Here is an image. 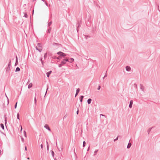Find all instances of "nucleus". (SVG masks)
I'll list each match as a JSON object with an SVG mask.
<instances>
[{
    "label": "nucleus",
    "instance_id": "obj_52",
    "mask_svg": "<svg viewBox=\"0 0 160 160\" xmlns=\"http://www.w3.org/2000/svg\"><path fill=\"white\" fill-rule=\"evenodd\" d=\"M40 60H41V62H42V61H43L42 60V58H40Z\"/></svg>",
    "mask_w": 160,
    "mask_h": 160
},
{
    "label": "nucleus",
    "instance_id": "obj_56",
    "mask_svg": "<svg viewBox=\"0 0 160 160\" xmlns=\"http://www.w3.org/2000/svg\"><path fill=\"white\" fill-rule=\"evenodd\" d=\"M54 160H57V159H56V158H54Z\"/></svg>",
    "mask_w": 160,
    "mask_h": 160
},
{
    "label": "nucleus",
    "instance_id": "obj_40",
    "mask_svg": "<svg viewBox=\"0 0 160 160\" xmlns=\"http://www.w3.org/2000/svg\"><path fill=\"white\" fill-rule=\"evenodd\" d=\"M45 2V4H46V5L48 7V6H50V4L49 5V6L48 5V3L46 2L45 1V2Z\"/></svg>",
    "mask_w": 160,
    "mask_h": 160
},
{
    "label": "nucleus",
    "instance_id": "obj_3",
    "mask_svg": "<svg viewBox=\"0 0 160 160\" xmlns=\"http://www.w3.org/2000/svg\"><path fill=\"white\" fill-rule=\"evenodd\" d=\"M68 61V59L66 58L65 59H63V60L61 61V63L62 65L63 66L66 63V62Z\"/></svg>",
    "mask_w": 160,
    "mask_h": 160
},
{
    "label": "nucleus",
    "instance_id": "obj_32",
    "mask_svg": "<svg viewBox=\"0 0 160 160\" xmlns=\"http://www.w3.org/2000/svg\"><path fill=\"white\" fill-rule=\"evenodd\" d=\"M38 46L39 48H41V44L40 43H38Z\"/></svg>",
    "mask_w": 160,
    "mask_h": 160
},
{
    "label": "nucleus",
    "instance_id": "obj_7",
    "mask_svg": "<svg viewBox=\"0 0 160 160\" xmlns=\"http://www.w3.org/2000/svg\"><path fill=\"white\" fill-rule=\"evenodd\" d=\"M80 91V89L79 88H77L76 90V93L75 95V97H76V96L78 95L79 92Z\"/></svg>",
    "mask_w": 160,
    "mask_h": 160
},
{
    "label": "nucleus",
    "instance_id": "obj_17",
    "mask_svg": "<svg viewBox=\"0 0 160 160\" xmlns=\"http://www.w3.org/2000/svg\"><path fill=\"white\" fill-rule=\"evenodd\" d=\"M32 86V83H30L28 85V88L29 89H30V88H31Z\"/></svg>",
    "mask_w": 160,
    "mask_h": 160
},
{
    "label": "nucleus",
    "instance_id": "obj_5",
    "mask_svg": "<svg viewBox=\"0 0 160 160\" xmlns=\"http://www.w3.org/2000/svg\"><path fill=\"white\" fill-rule=\"evenodd\" d=\"M44 127L45 128H46V129H47L49 131H51V129H50V128H49V126H48V125L45 124L44 125Z\"/></svg>",
    "mask_w": 160,
    "mask_h": 160
},
{
    "label": "nucleus",
    "instance_id": "obj_46",
    "mask_svg": "<svg viewBox=\"0 0 160 160\" xmlns=\"http://www.w3.org/2000/svg\"><path fill=\"white\" fill-rule=\"evenodd\" d=\"M5 124H6L7 123V119H6V118H5Z\"/></svg>",
    "mask_w": 160,
    "mask_h": 160
},
{
    "label": "nucleus",
    "instance_id": "obj_49",
    "mask_svg": "<svg viewBox=\"0 0 160 160\" xmlns=\"http://www.w3.org/2000/svg\"><path fill=\"white\" fill-rule=\"evenodd\" d=\"M21 129H20V131H22V128L21 126Z\"/></svg>",
    "mask_w": 160,
    "mask_h": 160
},
{
    "label": "nucleus",
    "instance_id": "obj_42",
    "mask_svg": "<svg viewBox=\"0 0 160 160\" xmlns=\"http://www.w3.org/2000/svg\"><path fill=\"white\" fill-rule=\"evenodd\" d=\"M21 138V139H22V141L23 142H24V138H23L22 137Z\"/></svg>",
    "mask_w": 160,
    "mask_h": 160
},
{
    "label": "nucleus",
    "instance_id": "obj_4",
    "mask_svg": "<svg viewBox=\"0 0 160 160\" xmlns=\"http://www.w3.org/2000/svg\"><path fill=\"white\" fill-rule=\"evenodd\" d=\"M140 89L142 91H144V87L142 84H140Z\"/></svg>",
    "mask_w": 160,
    "mask_h": 160
},
{
    "label": "nucleus",
    "instance_id": "obj_11",
    "mask_svg": "<svg viewBox=\"0 0 160 160\" xmlns=\"http://www.w3.org/2000/svg\"><path fill=\"white\" fill-rule=\"evenodd\" d=\"M16 62L15 64V66L18 65V57L17 56H16Z\"/></svg>",
    "mask_w": 160,
    "mask_h": 160
},
{
    "label": "nucleus",
    "instance_id": "obj_12",
    "mask_svg": "<svg viewBox=\"0 0 160 160\" xmlns=\"http://www.w3.org/2000/svg\"><path fill=\"white\" fill-rule=\"evenodd\" d=\"M84 97V96L82 95L79 98L80 101V102H81V103H82V100H83V99Z\"/></svg>",
    "mask_w": 160,
    "mask_h": 160
},
{
    "label": "nucleus",
    "instance_id": "obj_33",
    "mask_svg": "<svg viewBox=\"0 0 160 160\" xmlns=\"http://www.w3.org/2000/svg\"><path fill=\"white\" fill-rule=\"evenodd\" d=\"M107 76H108V75L107 73V72H106V73L104 75V77L103 78V79H104V78L105 77H107Z\"/></svg>",
    "mask_w": 160,
    "mask_h": 160
},
{
    "label": "nucleus",
    "instance_id": "obj_43",
    "mask_svg": "<svg viewBox=\"0 0 160 160\" xmlns=\"http://www.w3.org/2000/svg\"><path fill=\"white\" fill-rule=\"evenodd\" d=\"M40 147H41V148L42 149H43V145H42V144H41V145Z\"/></svg>",
    "mask_w": 160,
    "mask_h": 160
},
{
    "label": "nucleus",
    "instance_id": "obj_48",
    "mask_svg": "<svg viewBox=\"0 0 160 160\" xmlns=\"http://www.w3.org/2000/svg\"><path fill=\"white\" fill-rule=\"evenodd\" d=\"M89 149H90V146H89V147H88L87 151H88L89 150Z\"/></svg>",
    "mask_w": 160,
    "mask_h": 160
},
{
    "label": "nucleus",
    "instance_id": "obj_53",
    "mask_svg": "<svg viewBox=\"0 0 160 160\" xmlns=\"http://www.w3.org/2000/svg\"><path fill=\"white\" fill-rule=\"evenodd\" d=\"M66 115H65V116H64V119L65 118H66Z\"/></svg>",
    "mask_w": 160,
    "mask_h": 160
},
{
    "label": "nucleus",
    "instance_id": "obj_39",
    "mask_svg": "<svg viewBox=\"0 0 160 160\" xmlns=\"http://www.w3.org/2000/svg\"><path fill=\"white\" fill-rule=\"evenodd\" d=\"M101 88V86L100 85H99L98 86V87L97 88V89L98 90H99Z\"/></svg>",
    "mask_w": 160,
    "mask_h": 160
},
{
    "label": "nucleus",
    "instance_id": "obj_31",
    "mask_svg": "<svg viewBox=\"0 0 160 160\" xmlns=\"http://www.w3.org/2000/svg\"><path fill=\"white\" fill-rule=\"evenodd\" d=\"M62 58L61 57H60V55H59V56L58 57H56V59H60Z\"/></svg>",
    "mask_w": 160,
    "mask_h": 160
},
{
    "label": "nucleus",
    "instance_id": "obj_10",
    "mask_svg": "<svg viewBox=\"0 0 160 160\" xmlns=\"http://www.w3.org/2000/svg\"><path fill=\"white\" fill-rule=\"evenodd\" d=\"M68 62H69L70 63H72V62L74 61V59L73 58H71L70 59H68Z\"/></svg>",
    "mask_w": 160,
    "mask_h": 160
},
{
    "label": "nucleus",
    "instance_id": "obj_14",
    "mask_svg": "<svg viewBox=\"0 0 160 160\" xmlns=\"http://www.w3.org/2000/svg\"><path fill=\"white\" fill-rule=\"evenodd\" d=\"M92 101V100L91 98H89L87 101V103H88L89 104L91 103V101Z\"/></svg>",
    "mask_w": 160,
    "mask_h": 160
},
{
    "label": "nucleus",
    "instance_id": "obj_24",
    "mask_svg": "<svg viewBox=\"0 0 160 160\" xmlns=\"http://www.w3.org/2000/svg\"><path fill=\"white\" fill-rule=\"evenodd\" d=\"M51 154H52V157H53V158H54V151H53L52 150L51 151Z\"/></svg>",
    "mask_w": 160,
    "mask_h": 160
},
{
    "label": "nucleus",
    "instance_id": "obj_37",
    "mask_svg": "<svg viewBox=\"0 0 160 160\" xmlns=\"http://www.w3.org/2000/svg\"><path fill=\"white\" fill-rule=\"evenodd\" d=\"M46 143H47V149H48H48H49V147H48V142L47 141L46 142Z\"/></svg>",
    "mask_w": 160,
    "mask_h": 160
},
{
    "label": "nucleus",
    "instance_id": "obj_30",
    "mask_svg": "<svg viewBox=\"0 0 160 160\" xmlns=\"http://www.w3.org/2000/svg\"><path fill=\"white\" fill-rule=\"evenodd\" d=\"M98 151V150H96L94 152V155H95Z\"/></svg>",
    "mask_w": 160,
    "mask_h": 160
},
{
    "label": "nucleus",
    "instance_id": "obj_54",
    "mask_svg": "<svg viewBox=\"0 0 160 160\" xmlns=\"http://www.w3.org/2000/svg\"><path fill=\"white\" fill-rule=\"evenodd\" d=\"M27 159L28 160H29L30 159V158L29 157L27 158Z\"/></svg>",
    "mask_w": 160,
    "mask_h": 160
},
{
    "label": "nucleus",
    "instance_id": "obj_21",
    "mask_svg": "<svg viewBox=\"0 0 160 160\" xmlns=\"http://www.w3.org/2000/svg\"><path fill=\"white\" fill-rule=\"evenodd\" d=\"M20 68H19L18 67L16 69L15 72H19L20 71Z\"/></svg>",
    "mask_w": 160,
    "mask_h": 160
},
{
    "label": "nucleus",
    "instance_id": "obj_55",
    "mask_svg": "<svg viewBox=\"0 0 160 160\" xmlns=\"http://www.w3.org/2000/svg\"><path fill=\"white\" fill-rule=\"evenodd\" d=\"M43 2H45V1L44 0H41Z\"/></svg>",
    "mask_w": 160,
    "mask_h": 160
},
{
    "label": "nucleus",
    "instance_id": "obj_20",
    "mask_svg": "<svg viewBox=\"0 0 160 160\" xmlns=\"http://www.w3.org/2000/svg\"><path fill=\"white\" fill-rule=\"evenodd\" d=\"M153 127L150 128H149V129L148 130L147 132H148V134H149V133L151 131V130Z\"/></svg>",
    "mask_w": 160,
    "mask_h": 160
},
{
    "label": "nucleus",
    "instance_id": "obj_1",
    "mask_svg": "<svg viewBox=\"0 0 160 160\" xmlns=\"http://www.w3.org/2000/svg\"><path fill=\"white\" fill-rule=\"evenodd\" d=\"M11 65V61L10 60L8 63V67L6 68V73H8L9 72Z\"/></svg>",
    "mask_w": 160,
    "mask_h": 160
},
{
    "label": "nucleus",
    "instance_id": "obj_45",
    "mask_svg": "<svg viewBox=\"0 0 160 160\" xmlns=\"http://www.w3.org/2000/svg\"><path fill=\"white\" fill-rule=\"evenodd\" d=\"M56 57H57L56 56H53L52 58L53 59H56Z\"/></svg>",
    "mask_w": 160,
    "mask_h": 160
},
{
    "label": "nucleus",
    "instance_id": "obj_6",
    "mask_svg": "<svg viewBox=\"0 0 160 160\" xmlns=\"http://www.w3.org/2000/svg\"><path fill=\"white\" fill-rule=\"evenodd\" d=\"M133 102L132 100H131L130 101L129 104V108H132V105L133 104Z\"/></svg>",
    "mask_w": 160,
    "mask_h": 160
},
{
    "label": "nucleus",
    "instance_id": "obj_51",
    "mask_svg": "<svg viewBox=\"0 0 160 160\" xmlns=\"http://www.w3.org/2000/svg\"><path fill=\"white\" fill-rule=\"evenodd\" d=\"M25 150L26 151H27V147H26H26H25Z\"/></svg>",
    "mask_w": 160,
    "mask_h": 160
},
{
    "label": "nucleus",
    "instance_id": "obj_47",
    "mask_svg": "<svg viewBox=\"0 0 160 160\" xmlns=\"http://www.w3.org/2000/svg\"><path fill=\"white\" fill-rule=\"evenodd\" d=\"M41 62H42V65H43V63H44V62L43 61H42Z\"/></svg>",
    "mask_w": 160,
    "mask_h": 160
},
{
    "label": "nucleus",
    "instance_id": "obj_36",
    "mask_svg": "<svg viewBox=\"0 0 160 160\" xmlns=\"http://www.w3.org/2000/svg\"><path fill=\"white\" fill-rule=\"evenodd\" d=\"M62 66H63L62 65V64H61V63H60V64H58V67H59V68H61V67H62Z\"/></svg>",
    "mask_w": 160,
    "mask_h": 160
},
{
    "label": "nucleus",
    "instance_id": "obj_15",
    "mask_svg": "<svg viewBox=\"0 0 160 160\" xmlns=\"http://www.w3.org/2000/svg\"><path fill=\"white\" fill-rule=\"evenodd\" d=\"M131 145H132V144L131 143L129 142V143H128V145L127 146V148L129 149V148H130L131 147Z\"/></svg>",
    "mask_w": 160,
    "mask_h": 160
},
{
    "label": "nucleus",
    "instance_id": "obj_50",
    "mask_svg": "<svg viewBox=\"0 0 160 160\" xmlns=\"http://www.w3.org/2000/svg\"><path fill=\"white\" fill-rule=\"evenodd\" d=\"M6 96H7L6 95ZM6 97H7V98H8V103H9V100H8V98L7 97V96H6Z\"/></svg>",
    "mask_w": 160,
    "mask_h": 160
},
{
    "label": "nucleus",
    "instance_id": "obj_13",
    "mask_svg": "<svg viewBox=\"0 0 160 160\" xmlns=\"http://www.w3.org/2000/svg\"><path fill=\"white\" fill-rule=\"evenodd\" d=\"M49 28L47 31V32L48 33H50L51 30L52 28L51 27H48Z\"/></svg>",
    "mask_w": 160,
    "mask_h": 160
},
{
    "label": "nucleus",
    "instance_id": "obj_38",
    "mask_svg": "<svg viewBox=\"0 0 160 160\" xmlns=\"http://www.w3.org/2000/svg\"><path fill=\"white\" fill-rule=\"evenodd\" d=\"M118 136L116 138V139H115L114 140V141L115 142V141L118 140Z\"/></svg>",
    "mask_w": 160,
    "mask_h": 160
},
{
    "label": "nucleus",
    "instance_id": "obj_27",
    "mask_svg": "<svg viewBox=\"0 0 160 160\" xmlns=\"http://www.w3.org/2000/svg\"><path fill=\"white\" fill-rule=\"evenodd\" d=\"M23 133H24V136L25 137H27L26 132V131H24Z\"/></svg>",
    "mask_w": 160,
    "mask_h": 160
},
{
    "label": "nucleus",
    "instance_id": "obj_8",
    "mask_svg": "<svg viewBox=\"0 0 160 160\" xmlns=\"http://www.w3.org/2000/svg\"><path fill=\"white\" fill-rule=\"evenodd\" d=\"M126 69L127 71L129 72L131 70V68L129 66H127L126 67Z\"/></svg>",
    "mask_w": 160,
    "mask_h": 160
},
{
    "label": "nucleus",
    "instance_id": "obj_59",
    "mask_svg": "<svg viewBox=\"0 0 160 160\" xmlns=\"http://www.w3.org/2000/svg\"><path fill=\"white\" fill-rule=\"evenodd\" d=\"M136 87H137V85H136Z\"/></svg>",
    "mask_w": 160,
    "mask_h": 160
},
{
    "label": "nucleus",
    "instance_id": "obj_44",
    "mask_svg": "<svg viewBox=\"0 0 160 160\" xmlns=\"http://www.w3.org/2000/svg\"><path fill=\"white\" fill-rule=\"evenodd\" d=\"M79 110H78H78H77V114H78V113H79Z\"/></svg>",
    "mask_w": 160,
    "mask_h": 160
},
{
    "label": "nucleus",
    "instance_id": "obj_23",
    "mask_svg": "<svg viewBox=\"0 0 160 160\" xmlns=\"http://www.w3.org/2000/svg\"><path fill=\"white\" fill-rule=\"evenodd\" d=\"M36 93H35V97L34 98V102H35V104H36V102H37V99L36 98Z\"/></svg>",
    "mask_w": 160,
    "mask_h": 160
},
{
    "label": "nucleus",
    "instance_id": "obj_9",
    "mask_svg": "<svg viewBox=\"0 0 160 160\" xmlns=\"http://www.w3.org/2000/svg\"><path fill=\"white\" fill-rule=\"evenodd\" d=\"M52 72V71H50L48 72H47L46 73V75H47V77L48 78L49 77L51 73Z\"/></svg>",
    "mask_w": 160,
    "mask_h": 160
},
{
    "label": "nucleus",
    "instance_id": "obj_26",
    "mask_svg": "<svg viewBox=\"0 0 160 160\" xmlns=\"http://www.w3.org/2000/svg\"><path fill=\"white\" fill-rule=\"evenodd\" d=\"M19 113H18L17 114V119L20 120V118H19Z\"/></svg>",
    "mask_w": 160,
    "mask_h": 160
},
{
    "label": "nucleus",
    "instance_id": "obj_19",
    "mask_svg": "<svg viewBox=\"0 0 160 160\" xmlns=\"http://www.w3.org/2000/svg\"><path fill=\"white\" fill-rule=\"evenodd\" d=\"M52 21H51L50 22H48V27H50V26L52 24Z\"/></svg>",
    "mask_w": 160,
    "mask_h": 160
},
{
    "label": "nucleus",
    "instance_id": "obj_18",
    "mask_svg": "<svg viewBox=\"0 0 160 160\" xmlns=\"http://www.w3.org/2000/svg\"><path fill=\"white\" fill-rule=\"evenodd\" d=\"M0 126L1 127V128H2L3 130H4V124H2V123H1L0 124Z\"/></svg>",
    "mask_w": 160,
    "mask_h": 160
},
{
    "label": "nucleus",
    "instance_id": "obj_28",
    "mask_svg": "<svg viewBox=\"0 0 160 160\" xmlns=\"http://www.w3.org/2000/svg\"><path fill=\"white\" fill-rule=\"evenodd\" d=\"M85 145H86V142L84 141L83 142V147H84L85 146Z\"/></svg>",
    "mask_w": 160,
    "mask_h": 160
},
{
    "label": "nucleus",
    "instance_id": "obj_16",
    "mask_svg": "<svg viewBox=\"0 0 160 160\" xmlns=\"http://www.w3.org/2000/svg\"><path fill=\"white\" fill-rule=\"evenodd\" d=\"M36 49L37 50H38L40 52H41L42 51V48H38L37 47H36Z\"/></svg>",
    "mask_w": 160,
    "mask_h": 160
},
{
    "label": "nucleus",
    "instance_id": "obj_41",
    "mask_svg": "<svg viewBox=\"0 0 160 160\" xmlns=\"http://www.w3.org/2000/svg\"><path fill=\"white\" fill-rule=\"evenodd\" d=\"M48 88L46 89V92H45V96H44V97L45 96V95H46V94H47V91H48Z\"/></svg>",
    "mask_w": 160,
    "mask_h": 160
},
{
    "label": "nucleus",
    "instance_id": "obj_29",
    "mask_svg": "<svg viewBox=\"0 0 160 160\" xmlns=\"http://www.w3.org/2000/svg\"><path fill=\"white\" fill-rule=\"evenodd\" d=\"M78 27L77 28V32H78V28H79V27L80 26V25L78 24Z\"/></svg>",
    "mask_w": 160,
    "mask_h": 160
},
{
    "label": "nucleus",
    "instance_id": "obj_25",
    "mask_svg": "<svg viewBox=\"0 0 160 160\" xmlns=\"http://www.w3.org/2000/svg\"><path fill=\"white\" fill-rule=\"evenodd\" d=\"M53 45H54H54L58 46L59 45H61V44H59V43H56L54 42L53 43Z\"/></svg>",
    "mask_w": 160,
    "mask_h": 160
},
{
    "label": "nucleus",
    "instance_id": "obj_2",
    "mask_svg": "<svg viewBox=\"0 0 160 160\" xmlns=\"http://www.w3.org/2000/svg\"><path fill=\"white\" fill-rule=\"evenodd\" d=\"M58 55H60V57L62 58V57H65L66 56V54L61 52L59 51L57 53Z\"/></svg>",
    "mask_w": 160,
    "mask_h": 160
},
{
    "label": "nucleus",
    "instance_id": "obj_22",
    "mask_svg": "<svg viewBox=\"0 0 160 160\" xmlns=\"http://www.w3.org/2000/svg\"><path fill=\"white\" fill-rule=\"evenodd\" d=\"M23 13L24 14V17L26 18H27L28 17V15L26 12H23Z\"/></svg>",
    "mask_w": 160,
    "mask_h": 160
},
{
    "label": "nucleus",
    "instance_id": "obj_34",
    "mask_svg": "<svg viewBox=\"0 0 160 160\" xmlns=\"http://www.w3.org/2000/svg\"><path fill=\"white\" fill-rule=\"evenodd\" d=\"M17 103H18V102H17L14 105V108H15V109H16L17 108Z\"/></svg>",
    "mask_w": 160,
    "mask_h": 160
},
{
    "label": "nucleus",
    "instance_id": "obj_58",
    "mask_svg": "<svg viewBox=\"0 0 160 160\" xmlns=\"http://www.w3.org/2000/svg\"><path fill=\"white\" fill-rule=\"evenodd\" d=\"M102 116H105L104 115H103L102 114H101Z\"/></svg>",
    "mask_w": 160,
    "mask_h": 160
},
{
    "label": "nucleus",
    "instance_id": "obj_57",
    "mask_svg": "<svg viewBox=\"0 0 160 160\" xmlns=\"http://www.w3.org/2000/svg\"><path fill=\"white\" fill-rule=\"evenodd\" d=\"M158 10L159 11H160V10H159V6H158Z\"/></svg>",
    "mask_w": 160,
    "mask_h": 160
},
{
    "label": "nucleus",
    "instance_id": "obj_35",
    "mask_svg": "<svg viewBox=\"0 0 160 160\" xmlns=\"http://www.w3.org/2000/svg\"><path fill=\"white\" fill-rule=\"evenodd\" d=\"M44 57V58H46V57H47V53H45Z\"/></svg>",
    "mask_w": 160,
    "mask_h": 160
}]
</instances>
